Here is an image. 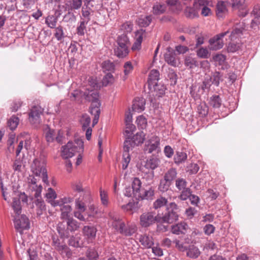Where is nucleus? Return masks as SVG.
I'll use <instances>...</instances> for the list:
<instances>
[{"label": "nucleus", "instance_id": "nucleus-14", "mask_svg": "<svg viewBox=\"0 0 260 260\" xmlns=\"http://www.w3.org/2000/svg\"><path fill=\"white\" fill-rule=\"evenodd\" d=\"M20 200L24 203L27 202V198L24 193L20 194L18 197H15L13 199L12 207L17 215H19L21 213L22 208Z\"/></svg>", "mask_w": 260, "mask_h": 260}, {"label": "nucleus", "instance_id": "nucleus-47", "mask_svg": "<svg viewBox=\"0 0 260 260\" xmlns=\"http://www.w3.org/2000/svg\"><path fill=\"white\" fill-rule=\"evenodd\" d=\"M136 145L134 143V142L131 140L129 137H127L126 139L124 141L123 144V152L126 153H129L130 150H132Z\"/></svg>", "mask_w": 260, "mask_h": 260}, {"label": "nucleus", "instance_id": "nucleus-17", "mask_svg": "<svg viewBox=\"0 0 260 260\" xmlns=\"http://www.w3.org/2000/svg\"><path fill=\"white\" fill-rule=\"evenodd\" d=\"M159 79V72L157 70H152L148 79V86L150 90H152V85L157 83Z\"/></svg>", "mask_w": 260, "mask_h": 260}, {"label": "nucleus", "instance_id": "nucleus-48", "mask_svg": "<svg viewBox=\"0 0 260 260\" xmlns=\"http://www.w3.org/2000/svg\"><path fill=\"white\" fill-rule=\"evenodd\" d=\"M187 182L186 180L182 178H177L175 180V186L179 190H182L187 188Z\"/></svg>", "mask_w": 260, "mask_h": 260}, {"label": "nucleus", "instance_id": "nucleus-32", "mask_svg": "<svg viewBox=\"0 0 260 260\" xmlns=\"http://www.w3.org/2000/svg\"><path fill=\"white\" fill-rule=\"evenodd\" d=\"M177 172L175 168L169 169L164 174L163 178L172 183L173 181L177 177Z\"/></svg>", "mask_w": 260, "mask_h": 260}, {"label": "nucleus", "instance_id": "nucleus-13", "mask_svg": "<svg viewBox=\"0 0 260 260\" xmlns=\"http://www.w3.org/2000/svg\"><path fill=\"white\" fill-rule=\"evenodd\" d=\"M85 99L86 101L91 102L90 109H93L95 107L100 108L101 103L99 100V93L97 91L91 90L85 92L84 94Z\"/></svg>", "mask_w": 260, "mask_h": 260}, {"label": "nucleus", "instance_id": "nucleus-34", "mask_svg": "<svg viewBox=\"0 0 260 260\" xmlns=\"http://www.w3.org/2000/svg\"><path fill=\"white\" fill-rule=\"evenodd\" d=\"M35 204L37 207V214L40 216L43 214V211L46 210V207L44 201L41 198L37 199L35 201Z\"/></svg>", "mask_w": 260, "mask_h": 260}, {"label": "nucleus", "instance_id": "nucleus-25", "mask_svg": "<svg viewBox=\"0 0 260 260\" xmlns=\"http://www.w3.org/2000/svg\"><path fill=\"white\" fill-rule=\"evenodd\" d=\"M232 7L234 9L244 10V11L241 15L243 17H245L248 13L247 10L245 9V0H234Z\"/></svg>", "mask_w": 260, "mask_h": 260}, {"label": "nucleus", "instance_id": "nucleus-51", "mask_svg": "<svg viewBox=\"0 0 260 260\" xmlns=\"http://www.w3.org/2000/svg\"><path fill=\"white\" fill-rule=\"evenodd\" d=\"M100 193L102 205L106 207L108 206L109 204V198L107 192L100 188Z\"/></svg>", "mask_w": 260, "mask_h": 260}, {"label": "nucleus", "instance_id": "nucleus-33", "mask_svg": "<svg viewBox=\"0 0 260 260\" xmlns=\"http://www.w3.org/2000/svg\"><path fill=\"white\" fill-rule=\"evenodd\" d=\"M209 104L213 108H219L222 104L221 99L218 95H213L210 97Z\"/></svg>", "mask_w": 260, "mask_h": 260}, {"label": "nucleus", "instance_id": "nucleus-60", "mask_svg": "<svg viewBox=\"0 0 260 260\" xmlns=\"http://www.w3.org/2000/svg\"><path fill=\"white\" fill-rule=\"evenodd\" d=\"M191 194V191L189 188H187L181 190L179 199L182 201H185L189 199Z\"/></svg>", "mask_w": 260, "mask_h": 260}, {"label": "nucleus", "instance_id": "nucleus-38", "mask_svg": "<svg viewBox=\"0 0 260 260\" xmlns=\"http://www.w3.org/2000/svg\"><path fill=\"white\" fill-rule=\"evenodd\" d=\"M168 202L167 199L163 197H160L153 202V208L155 209H158L165 206H167Z\"/></svg>", "mask_w": 260, "mask_h": 260}, {"label": "nucleus", "instance_id": "nucleus-18", "mask_svg": "<svg viewBox=\"0 0 260 260\" xmlns=\"http://www.w3.org/2000/svg\"><path fill=\"white\" fill-rule=\"evenodd\" d=\"M138 240L141 245L145 248H150L154 244L152 237L147 234L140 235Z\"/></svg>", "mask_w": 260, "mask_h": 260}, {"label": "nucleus", "instance_id": "nucleus-36", "mask_svg": "<svg viewBox=\"0 0 260 260\" xmlns=\"http://www.w3.org/2000/svg\"><path fill=\"white\" fill-rule=\"evenodd\" d=\"M166 4L172 8H175L177 11H181L183 9V5L179 0H166Z\"/></svg>", "mask_w": 260, "mask_h": 260}, {"label": "nucleus", "instance_id": "nucleus-12", "mask_svg": "<svg viewBox=\"0 0 260 260\" xmlns=\"http://www.w3.org/2000/svg\"><path fill=\"white\" fill-rule=\"evenodd\" d=\"M43 112V109L40 106H36L31 108L29 113V119L32 124L37 126L40 123V115Z\"/></svg>", "mask_w": 260, "mask_h": 260}, {"label": "nucleus", "instance_id": "nucleus-41", "mask_svg": "<svg viewBox=\"0 0 260 260\" xmlns=\"http://www.w3.org/2000/svg\"><path fill=\"white\" fill-rule=\"evenodd\" d=\"M187 159V154L183 151H177L174 156V162L176 164H180Z\"/></svg>", "mask_w": 260, "mask_h": 260}, {"label": "nucleus", "instance_id": "nucleus-40", "mask_svg": "<svg viewBox=\"0 0 260 260\" xmlns=\"http://www.w3.org/2000/svg\"><path fill=\"white\" fill-rule=\"evenodd\" d=\"M68 244L69 245L74 247H81L83 243L81 241V238L79 236H72L70 238Z\"/></svg>", "mask_w": 260, "mask_h": 260}, {"label": "nucleus", "instance_id": "nucleus-26", "mask_svg": "<svg viewBox=\"0 0 260 260\" xmlns=\"http://www.w3.org/2000/svg\"><path fill=\"white\" fill-rule=\"evenodd\" d=\"M167 9L165 4L156 2L152 7V13L155 15H160L164 14Z\"/></svg>", "mask_w": 260, "mask_h": 260}, {"label": "nucleus", "instance_id": "nucleus-54", "mask_svg": "<svg viewBox=\"0 0 260 260\" xmlns=\"http://www.w3.org/2000/svg\"><path fill=\"white\" fill-rule=\"evenodd\" d=\"M114 78L111 73L107 74L102 80V84L104 86H106L108 85L112 84L114 82Z\"/></svg>", "mask_w": 260, "mask_h": 260}, {"label": "nucleus", "instance_id": "nucleus-44", "mask_svg": "<svg viewBox=\"0 0 260 260\" xmlns=\"http://www.w3.org/2000/svg\"><path fill=\"white\" fill-rule=\"evenodd\" d=\"M117 43L118 45L124 47H128V45L130 44L129 39L125 34L119 36L117 38Z\"/></svg>", "mask_w": 260, "mask_h": 260}, {"label": "nucleus", "instance_id": "nucleus-61", "mask_svg": "<svg viewBox=\"0 0 260 260\" xmlns=\"http://www.w3.org/2000/svg\"><path fill=\"white\" fill-rule=\"evenodd\" d=\"M91 11V10L89 8H82L81 11L82 16L84 18L82 21H86L87 22H88L90 21Z\"/></svg>", "mask_w": 260, "mask_h": 260}, {"label": "nucleus", "instance_id": "nucleus-64", "mask_svg": "<svg viewBox=\"0 0 260 260\" xmlns=\"http://www.w3.org/2000/svg\"><path fill=\"white\" fill-rule=\"evenodd\" d=\"M125 130L124 135L126 137H130L133 132L136 130V126L132 123H125Z\"/></svg>", "mask_w": 260, "mask_h": 260}, {"label": "nucleus", "instance_id": "nucleus-63", "mask_svg": "<svg viewBox=\"0 0 260 260\" xmlns=\"http://www.w3.org/2000/svg\"><path fill=\"white\" fill-rule=\"evenodd\" d=\"M197 55L201 58H208L209 52L207 48L201 47L197 51Z\"/></svg>", "mask_w": 260, "mask_h": 260}, {"label": "nucleus", "instance_id": "nucleus-58", "mask_svg": "<svg viewBox=\"0 0 260 260\" xmlns=\"http://www.w3.org/2000/svg\"><path fill=\"white\" fill-rule=\"evenodd\" d=\"M131 156L129 153L123 152L122 160V168L123 170H125L131 161Z\"/></svg>", "mask_w": 260, "mask_h": 260}, {"label": "nucleus", "instance_id": "nucleus-43", "mask_svg": "<svg viewBox=\"0 0 260 260\" xmlns=\"http://www.w3.org/2000/svg\"><path fill=\"white\" fill-rule=\"evenodd\" d=\"M200 254L199 249L194 245L190 246L187 252V255L192 258H197Z\"/></svg>", "mask_w": 260, "mask_h": 260}, {"label": "nucleus", "instance_id": "nucleus-42", "mask_svg": "<svg viewBox=\"0 0 260 260\" xmlns=\"http://www.w3.org/2000/svg\"><path fill=\"white\" fill-rule=\"evenodd\" d=\"M184 64L189 69H193L198 66V62L195 58L190 56H186L184 60Z\"/></svg>", "mask_w": 260, "mask_h": 260}, {"label": "nucleus", "instance_id": "nucleus-30", "mask_svg": "<svg viewBox=\"0 0 260 260\" xmlns=\"http://www.w3.org/2000/svg\"><path fill=\"white\" fill-rule=\"evenodd\" d=\"M152 20V15L141 16L138 18L137 22L140 26L145 27L148 26L150 24Z\"/></svg>", "mask_w": 260, "mask_h": 260}, {"label": "nucleus", "instance_id": "nucleus-5", "mask_svg": "<svg viewBox=\"0 0 260 260\" xmlns=\"http://www.w3.org/2000/svg\"><path fill=\"white\" fill-rule=\"evenodd\" d=\"M31 171L36 176L41 177L44 183H48L47 170L44 161L38 158L35 159L31 165Z\"/></svg>", "mask_w": 260, "mask_h": 260}, {"label": "nucleus", "instance_id": "nucleus-57", "mask_svg": "<svg viewBox=\"0 0 260 260\" xmlns=\"http://www.w3.org/2000/svg\"><path fill=\"white\" fill-rule=\"evenodd\" d=\"M136 122L138 127L141 129H144L147 125V119L143 115L138 116Z\"/></svg>", "mask_w": 260, "mask_h": 260}, {"label": "nucleus", "instance_id": "nucleus-16", "mask_svg": "<svg viewBox=\"0 0 260 260\" xmlns=\"http://www.w3.org/2000/svg\"><path fill=\"white\" fill-rule=\"evenodd\" d=\"M228 13L227 4L223 1H219L216 7V14L218 18H223Z\"/></svg>", "mask_w": 260, "mask_h": 260}, {"label": "nucleus", "instance_id": "nucleus-8", "mask_svg": "<svg viewBox=\"0 0 260 260\" xmlns=\"http://www.w3.org/2000/svg\"><path fill=\"white\" fill-rule=\"evenodd\" d=\"M144 151L146 153L150 154L154 152L158 153L160 151V138L156 136H151L146 141Z\"/></svg>", "mask_w": 260, "mask_h": 260}, {"label": "nucleus", "instance_id": "nucleus-37", "mask_svg": "<svg viewBox=\"0 0 260 260\" xmlns=\"http://www.w3.org/2000/svg\"><path fill=\"white\" fill-rule=\"evenodd\" d=\"M145 139V135L143 132H140L137 133L135 135H134L132 138H131V140L136 145H138L140 144L143 143Z\"/></svg>", "mask_w": 260, "mask_h": 260}, {"label": "nucleus", "instance_id": "nucleus-59", "mask_svg": "<svg viewBox=\"0 0 260 260\" xmlns=\"http://www.w3.org/2000/svg\"><path fill=\"white\" fill-rule=\"evenodd\" d=\"M86 256L89 260H98L99 254L94 249L89 248L86 252Z\"/></svg>", "mask_w": 260, "mask_h": 260}, {"label": "nucleus", "instance_id": "nucleus-1", "mask_svg": "<svg viewBox=\"0 0 260 260\" xmlns=\"http://www.w3.org/2000/svg\"><path fill=\"white\" fill-rule=\"evenodd\" d=\"M66 220V225L61 222H59L57 224V231L62 239L69 238L70 233L77 231L80 226V223L73 217L69 218Z\"/></svg>", "mask_w": 260, "mask_h": 260}, {"label": "nucleus", "instance_id": "nucleus-39", "mask_svg": "<svg viewBox=\"0 0 260 260\" xmlns=\"http://www.w3.org/2000/svg\"><path fill=\"white\" fill-rule=\"evenodd\" d=\"M138 202H129L124 205H121V208L124 212H132L138 208Z\"/></svg>", "mask_w": 260, "mask_h": 260}, {"label": "nucleus", "instance_id": "nucleus-35", "mask_svg": "<svg viewBox=\"0 0 260 260\" xmlns=\"http://www.w3.org/2000/svg\"><path fill=\"white\" fill-rule=\"evenodd\" d=\"M54 28L55 29L54 36L57 41H61L66 37L63 26L58 25L57 27H55V28Z\"/></svg>", "mask_w": 260, "mask_h": 260}, {"label": "nucleus", "instance_id": "nucleus-45", "mask_svg": "<svg viewBox=\"0 0 260 260\" xmlns=\"http://www.w3.org/2000/svg\"><path fill=\"white\" fill-rule=\"evenodd\" d=\"M171 184L172 183L163 178L160 181L158 189L161 192H166L169 189Z\"/></svg>", "mask_w": 260, "mask_h": 260}, {"label": "nucleus", "instance_id": "nucleus-29", "mask_svg": "<svg viewBox=\"0 0 260 260\" xmlns=\"http://www.w3.org/2000/svg\"><path fill=\"white\" fill-rule=\"evenodd\" d=\"M154 190L151 187H149L148 189H142L140 194H139L136 199L138 200H148L154 196Z\"/></svg>", "mask_w": 260, "mask_h": 260}, {"label": "nucleus", "instance_id": "nucleus-49", "mask_svg": "<svg viewBox=\"0 0 260 260\" xmlns=\"http://www.w3.org/2000/svg\"><path fill=\"white\" fill-rule=\"evenodd\" d=\"M197 111L200 116L205 117L208 113V107L206 104H201L198 106Z\"/></svg>", "mask_w": 260, "mask_h": 260}, {"label": "nucleus", "instance_id": "nucleus-55", "mask_svg": "<svg viewBox=\"0 0 260 260\" xmlns=\"http://www.w3.org/2000/svg\"><path fill=\"white\" fill-rule=\"evenodd\" d=\"M91 119L90 117L87 114H84L82 115L80 122L82 125V128L85 130V129L89 127Z\"/></svg>", "mask_w": 260, "mask_h": 260}, {"label": "nucleus", "instance_id": "nucleus-53", "mask_svg": "<svg viewBox=\"0 0 260 260\" xmlns=\"http://www.w3.org/2000/svg\"><path fill=\"white\" fill-rule=\"evenodd\" d=\"M209 77L211 79L212 84L218 86L219 84L222 76L219 72H215L213 74L212 76Z\"/></svg>", "mask_w": 260, "mask_h": 260}, {"label": "nucleus", "instance_id": "nucleus-9", "mask_svg": "<svg viewBox=\"0 0 260 260\" xmlns=\"http://www.w3.org/2000/svg\"><path fill=\"white\" fill-rule=\"evenodd\" d=\"M75 208L78 210L74 212V215L76 218L83 221L89 220L88 217H91L92 215L89 214L88 215V217H86V214H82L86 210V204L83 200V198L80 197L76 200Z\"/></svg>", "mask_w": 260, "mask_h": 260}, {"label": "nucleus", "instance_id": "nucleus-22", "mask_svg": "<svg viewBox=\"0 0 260 260\" xmlns=\"http://www.w3.org/2000/svg\"><path fill=\"white\" fill-rule=\"evenodd\" d=\"M83 0H69L66 4L69 11L77 10L81 8Z\"/></svg>", "mask_w": 260, "mask_h": 260}, {"label": "nucleus", "instance_id": "nucleus-46", "mask_svg": "<svg viewBox=\"0 0 260 260\" xmlns=\"http://www.w3.org/2000/svg\"><path fill=\"white\" fill-rule=\"evenodd\" d=\"M57 17L54 15H49L45 19V22L51 28H55L57 22Z\"/></svg>", "mask_w": 260, "mask_h": 260}, {"label": "nucleus", "instance_id": "nucleus-21", "mask_svg": "<svg viewBox=\"0 0 260 260\" xmlns=\"http://www.w3.org/2000/svg\"><path fill=\"white\" fill-rule=\"evenodd\" d=\"M96 231V229L93 226L86 225L83 228V235L90 240H92L95 238Z\"/></svg>", "mask_w": 260, "mask_h": 260}, {"label": "nucleus", "instance_id": "nucleus-4", "mask_svg": "<svg viewBox=\"0 0 260 260\" xmlns=\"http://www.w3.org/2000/svg\"><path fill=\"white\" fill-rule=\"evenodd\" d=\"M73 199L71 197H64L58 200L53 201L51 203V205L53 207L59 206L61 211L60 218L64 220H67L69 218H72L71 211L72 210V207L68 205L73 202Z\"/></svg>", "mask_w": 260, "mask_h": 260}, {"label": "nucleus", "instance_id": "nucleus-15", "mask_svg": "<svg viewBox=\"0 0 260 260\" xmlns=\"http://www.w3.org/2000/svg\"><path fill=\"white\" fill-rule=\"evenodd\" d=\"M188 229V224L184 221H181L171 226V232L175 235L185 234Z\"/></svg>", "mask_w": 260, "mask_h": 260}, {"label": "nucleus", "instance_id": "nucleus-7", "mask_svg": "<svg viewBox=\"0 0 260 260\" xmlns=\"http://www.w3.org/2000/svg\"><path fill=\"white\" fill-rule=\"evenodd\" d=\"M52 245L54 249L57 251L62 257L70 258L72 256V252L71 249L63 242H61L57 237H52Z\"/></svg>", "mask_w": 260, "mask_h": 260}, {"label": "nucleus", "instance_id": "nucleus-11", "mask_svg": "<svg viewBox=\"0 0 260 260\" xmlns=\"http://www.w3.org/2000/svg\"><path fill=\"white\" fill-rule=\"evenodd\" d=\"M17 215L15 218L14 222L15 229L19 232H22L24 230H28L29 228V220L28 218L25 215Z\"/></svg>", "mask_w": 260, "mask_h": 260}, {"label": "nucleus", "instance_id": "nucleus-52", "mask_svg": "<svg viewBox=\"0 0 260 260\" xmlns=\"http://www.w3.org/2000/svg\"><path fill=\"white\" fill-rule=\"evenodd\" d=\"M146 36V32L145 29H140L135 32V41L142 43L144 37Z\"/></svg>", "mask_w": 260, "mask_h": 260}, {"label": "nucleus", "instance_id": "nucleus-56", "mask_svg": "<svg viewBox=\"0 0 260 260\" xmlns=\"http://www.w3.org/2000/svg\"><path fill=\"white\" fill-rule=\"evenodd\" d=\"M90 112L92 115H94V117L93 119L92 124L93 125L96 124L99 119L100 114V109L99 107H95L93 109H90Z\"/></svg>", "mask_w": 260, "mask_h": 260}, {"label": "nucleus", "instance_id": "nucleus-27", "mask_svg": "<svg viewBox=\"0 0 260 260\" xmlns=\"http://www.w3.org/2000/svg\"><path fill=\"white\" fill-rule=\"evenodd\" d=\"M170 48L167 49L168 52L164 55L165 60L169 64L176 67L177 66V61L175 58V54L173 51L170 52Z\"/></svg>", "mask_w": 260, "mask_h": 260}, {"label": "nucleus", "instance_id": "nucleus-2", "mask_svg": "<svg viewBox=\"0 0 260 260\" xmlns=\"http://www.w3.org/2000/svg\"><path fill=\"white\" fill-rule=\"evenodd\" d=\"M83 142L77 139L74 142L69 141L66 145L62 147L61 156L64 159L72 157L77 152L83 150Z\"/></svg>", "mask_w": 260, "mask_h": 260}, {"label": "nucleus", "instance_id": "nucleus-20", "mask_svg": "<svg viewBox=\"0 0 260 260\" xmlns=\"http://www.w3.org/2000/svg\"><path fill=\"white\" fill-rule=\"evenodd\" d=\"M160 162L159 158L152 156L146 160L144 166L146 169L153 171L159 166Z\"/></svg>", "mask_w": 260, "mask_h": 260}, {"label": "nucleus", "instance_id": "nucleus-3", "mask_svg": "<svg viewBox=\"0 0 260 260\" xmlns=\"http://www.w3.org/2000/svg\"><path fill=\"white\" fill-rule=\"evenodd\" d=\"M178 206L175 202L170 203L166 207V212L162 216L159 214V223L171 224L178 220Z\"/></svg>", "mask_w": 260, "mask_h": 260}, {"label": "nucleus", "instance_id": "nucleus-24", "mask_svg": "<svg viewBox=\"0 0 260 260\" xmlns=\"http://www.w3.org/2000/svg\"><path fill=\"white\" fill-rule=\"evenodd\" d=\"M141 181L138 178H134L133 182H132V189L133 192L134 193V196L136 198H137V197L139 194H140V192L142 189H141Z\"/></svg>", "mask_w": 260, "mask_h": 260}, {"label": "nucleus", "instance_id": "nucleus-23", "mask_svg": "<svg viewBox=\"0 0 260 260\" xmlns=\"http://www.w3.org/2000/svg\"><path fill=\"white\" fill-rule=\"evenodd\" d=\"M198 11L197 7H186L184 10V14L187 18L193 19L199 16Z\"/></svg>", "mask_w": 260, "mask_h": 260}, {"label": "nucleus", "instance_id": "nucleus-62", "mask_svg": "<svg viewBox=\"0 0 260 260\" xmlns=\"http://www.w3.org/2000/svg\"><path fill=\"white\" fill-rule=\"evenodd\" d=\"M88 23L86 21H81L79 25L77 27V34L79 36H84L86 31V25Z\"/></svg>", "mask_w": 260, "mask_h": 260}, {"label": "nucleus", "instance_id": "nucleus-28", "mask_svg": "<svg viewBox=\"0 0 260 260\" xmlns=\"http://www.w3.org/2000/svg\"><path fill=\"white\" fill-rule=\"evenodd\" d=\"M115 54L119 58H124L129 53L128 47L118 45L114 49Z\"/></svg>", "mask_w": 260, "mask_h": 260}, {"label": "nucleus", "instance_id": "nucleus-10", "mask_svg": "<svg viewBox=\"0 0 260 260\" xmlns=\"http://www.w3.org/2000/svg\"><path fill=\"white\" fill-rule=\"evenodd\" d=\"M229 32V30L217 34L211 38L209 41V48L212 50H217L222 48L223 42L222 38Z\"/></svg>", "mask_w": 260, "mask_h": 260}, {"label": "nucleus", "instance_id": "nucleus-31", "mask_svg": "<svg viewBox=\"0 0 260 260\" xmlns=\"http://www.w3.org/2000/svg\"><path fill=\"white\" fill-rule=\"evenodd\" d=\"M152 89L153 90L154 93L153 95L158 96L161 97L163 94L165 93L166 87L165 86L161 84H155L152 85ZM152 91V90H151Z\"/></svg>", "mask_w": 260, "mask_h": 260}, {"label": "nucleus", "instance_id": "nucleus-6", "mask_svg": "<svg viewBox=\"0 0 260 260\" xmlns=\"http://www.w3.org/2000/svg\"><path fill=\"white\" fill-rule=\"evenodd\" d=\"M159 214H156L154 211L146 212L140 216V224L143 228H148L155 222L159 223Z\"/></svg>", "mask_w": 260, "mask_h": 260}, {"label": "nucleus", "instance_id": "nucleus-19", "mask_svg": "<svg viewBox=\"0 0 260 260\" xmlns=\"http://www.w3.org/2000/svg\"><path fill=\"white\" fill-rule=\"evenodd\" d=\"M145 100L143 98L137 97L135 99L132 106L133 110L141 112L145 109Z\"/></svg>", "mask_w": 260, "mask_h": 260}, {"label": "nucleus", "instance_id": "nucleus-50", "mask_svg": "<svg viewBox=\"0 0 260 260\" xmlns=\"http://www.w3.org/2000/svg\"><path fill=\"white\" fill-rule=\"evenodd\" d=\"M19 121V118L17 117L12 116L8 121V126L13 131L17 127Z\"/></svg>", "mask_w": 260, "mask_h": 260}]
</instances>
